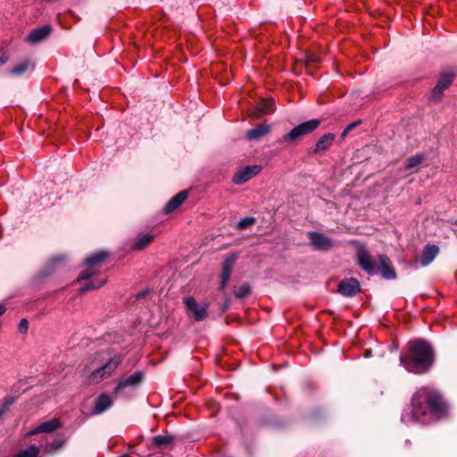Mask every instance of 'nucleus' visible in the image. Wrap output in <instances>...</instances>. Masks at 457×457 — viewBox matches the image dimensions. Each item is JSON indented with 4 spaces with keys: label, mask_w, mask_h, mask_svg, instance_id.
Instances as JSON below:
<instances>
[{
    "label": "nucleus",
    "mask_w": 457,
    "mask_h": 457,
    "mask_svg": "<svg viewBox=\"0 0 457 457\" xmlns=\"http://www.w3.org/2000/svg\"><path fill=\"white\" fill-rule=\"evenodd\" d=\"M120 362V356H114L103 364L96 361V359L92 360L84 369L87 381L89 384H98L104 378L111 377Z\"/></svg>",
    "instance_id": "20e7f679"
},
{
    "label": "nucleus",
    "mask_w": 457,
    "mask_h": 457,
    "mask_svg": "<svg viewBox=\"0 0 457 457\" xmlns=\"http://www.w3.org/2000/svg\"><path fill=\"white\" fill-rule=\"evenodd\" d=\"M354 127V123L350 124L344 131V135L346 134L350 129H352Z\"/></svg>",
    "instance_id": "58836bf2"
},
{
    "label": "nucleus",
    "mask_w": 457,
    "mask_h": 457,
    "mask_svg": "<svg viewBox=\"0 0 457 457\" xmlns=\"http://www.w3.org/2000/svg\"><path fill=\"white\" fill-rule=\"evenodd\" d=\"M447 411V405L441 395L431 387L422 386L416 390L408 406L402 413L405 423L428 424L441 418Z\"/></svg>",
    "instance_id": "f257e3e1"
},
{
    "label": "nucleus",
    "mask_w": 457,
    "mask_h": 457,
    "mask_svg": "<svg viewBox=\"0 0 457 457\" xmlns=\"http://www.w3.org/2000/svg\"><path fill=\"white\" fill-rule=\"evenodd\" d=\"M335 137L336 136L333 133H328L323 135L317 141L315 147L313 148V150H312L311 153L315 154L320 152L327 151L332 145L333 142L335 141Z\"/></svg>",
    "instance_id": "2eb2a0df"
},
{
    "label": "nucleus",
    "mask_w": 457,
    "mask_h": 457,
    "mask_svg": "<svg viewBox=\"0 0 457 457\" xmlns=\"http://www.w3.org/2000/svg\"><path fill=\"white\" fill-rule=\"evenodd\" d=\"M237 259V256L236 253H232L228 255L222 265V272L220 277V289H224L229 280L232 268Z\"/></svg>",
    "instance_id": "ddd939ff"
},
{
    "label": "nucleus",
    "mask_w": 457,
    "mask_h": 457,
    "mask_svg": "<svg viewBox=\"0 0 457 457\" xmlns=\"http://www.w3.org/2000/svg\"><path fill=\"white\" fill-rule=\"evenodd\" d=\"M154 239V236L150 234H145L140 237L133 245L134 249L141 250L149 245Z\"/></svg>",
    "instance_id": "a878e982"
},
{
    "label": "nucleus",
    "mask_w": 457,
    "mask_h": 457,
    "mask_svg": "<svg viewBox=\"0 0 457 457\" xmlns=\"http://www.w3.org/2000/svg\"><path fill=\"white\" fill-rule=\"evenodd\" d=\"M61 427V423L57 419H53L46 422L41 423L29 432V435H36L39 433H51L58 429Z\"/></svg>",
    "instance_id": "dca6fc26"
},
{
    "label": "nucleus",
    "mask_w": 457,
    "mask_h": 457,
    "mask_svg": "<svg viewBox=\"0 0 457 457\" xmlns=\"http://www.w3.org/2000/svg\"><path fill=\"white\" fill-rule=\"evenodd\" d=\"M269 131L270 127L268 125L260 124L256 128L248 130L246 133V137L250 141H257L267 135Z\"/></svg>",
    "instance_id": "6ab92c4d"
},
{
    "label": "nucleus",
    "mask_w": 457,
    "mask_h": 457,
    "mask_svg": "<svg viewBox=\"0 0 457 457\" xmlns=\"http://www.w3.org/2000/svg\"><path fill=\"white\" fill-rule=\"evenodd\" d=\"M261 170L262 166L260 165L246 166L235 173L233 182L236 185H242L259 174Z\"/></svg>",
    "instance_id": "1a4fd4ad"
},
{
    "label": "nucleus",
    "mask_w": 457,
    "mask_h": 457,
    "mask_svg": "<svg viewBox=\"0 0 457 457\" xmlns=\"http://www.w3.org/2000/svg\"><path fill=\"white\" fill-rule=\"evenodd\" d=\"M53 29L50 25H45L37 28L29 32L26 37V42L36 45L45 40L52 32Z\"/></svg>",
    "instance_id": "9d476101"
},
{
    "label": "nucleus",
    "mask_w": 457,
    "mask_h": 457,
    "mask_svg": "<svg viewBox=\"0 0 457 457\" xmlns=\"http://www.w3.org/2000/svg\"><path fill=\"white\" fill-rule=\"evenodd\" d=\"M28 328H29V322H28V320L26 319H22L20 321V324H19V331L21 334H25V333H27Z\"/></svg>",
    "instance_id": "473e14b6"
},
{
    "label": "nucleus",
    "mask_w": 457,
    "mask_h": 457,
    "mask_svg": "<svg viewBox=\"0 0 457 457\" xmlns=\"http://www.w3.org/2000/svg\"><path fill=\"white\" fill-rule=\"evenodd\" d=\"M16 401V397H13V396H8V397H5L4 400H3V404H2V407H0V409H4V413L6 412V411L9 409V407Z\"/></svg>",
    "instance_id": "7c9ffc66"
},
{
    "label": "nucleus",
    "mask_w": 457,
    "mask_h": 457,
    "mask_svg": "<svg viewBox=\"0 0 457 457\" xmlns=\"http://www.w3.org/2000/svg\"><path fill=\"white\" fill-rule=\"evenodd\" d=\"M455 74L452 71H446L441 73L436 86L443 88L444 90L447 89L453 82Z\"/></svg>",
    "instance_id": "5701e85b"
},
{
    "label": "nucleus",
    "mask_w": 457,
    "mask_h": 457,
    "mask_svg": "<svg viewBox=\"0 0 457 457\" xmlns=\"http://www.w3.org/2000/svg\"><path fill=\"white\" fill-rule=\"evenodd\" d=\"M112 404V400L107 394L100 395L96 402L92 410V413L95 415L101 414L109 409Z\"/></svg>",
    "instance_id": "4468645a"
},
{
    "label": "nucleus",
    "mask_w": 457,
    "mask_h": 457,
    "mask_svg": "<svg viewBox=\"0 0 457 457\" xmlns=\"http://www.w3.org/2000/svg\"><path fill=\"white\" fill-rule=\"evenodd\" d=\"M4 414V409H0V419Z\"/></svg>",
    "instance_id": "ea45409f"
},
{
    "label": "nucleus",
    "mask_w": 457,
    "mask_h": 457,
    "mask_svg": "<svg viewBox=\"0 0 457 457\" xmlns=\"http://www.w3.org/2000/svg\"><path fill=\"white\" fill-rule=\"evenodd\" d=\"M183 303L187 309V313L196 321H202L208 316L207 304L198 303L192 296L183 299Z\"/></svg>",
    "instance_id": "423d86ee"
},
{
    "label": "nucleus",
    "mask_w": 457,
    "mask_h": 457,
    "mask_svg": "<svg viewBox=\"0 0 457 457\" xmlns=\"http://www.w3.org/2000/svg\"><path fill=\"white\" fill-rule=\"evenodd\" d=\"M105 284V279H100V280H89L82 287L79 288V293L83 294L89 290H94L101 287Z\"/></svg>",
    "instance_id": "393cba45"
},
{
    "label": "nucleus",
    "mask_w": 457,
    "mask_h": 457,
    "mask_svg": "<svg viewBox=\"0 0 457 457\" xmlns=\"http://www.w3.org/2000/svg\"><path fill=\"white\" fill-rule=\"evenodd\" d=\"M153 441L156 445H159V446L166 445H170L172 443L173 436L159 435V436H154Z\"/></svg>",
    "instance_id": "bb28decb"
},
{
    "label": "nucleus",
    "mask_w": 457,
    "mask_h": 457,
    "mask_svg": "<svg viewBox=\"0 0 457 457\" xmlns=\"http://www.w3.org/2000/svg\"><path fill=\"white\" fill-rule=\"evenodd\" d=\"M311 245L320 251H327L332 247V240L324 234L310 231L307 233Z\"/></svg>",
    "instance_id": "6e6552de"
},
{
    "label": "nucleus",
    "mask_w": 457,
    "mask_h": 457,
    "mask_svg": "<svg viewBox=\"0 0 457 457\" xmlns=\"http://www.w3.org/2000/svg\"><path fill=\"white\" fill-rule=\"evenodd\" d=\"M425 160V155L422 154H417L413 156L408 158L404 164V169L407 170H414L419 168V166Z\"/></svg>",
    "instance_id": "4be33fe9"
},
{
    "label": "nucleus",
    "mask_w": 457,
    "mask_h": 457,
    "mask_svg": "<svg viewBox=\"0 0 457 457\" xmlns=\"http://www.w3.org/2000/svg\"><path fill=\"white\" fill-rule=\"evenodd\" d=\"M306 65L316 64L320 62V57L315 54H311L306 56Z\"/></svg>",
    "instance_id": "2f4dec72"
},
{
    "label": "nucleus",
    "mask_w": 457,
    "mask_h": 457,
    "mask_svg": "<svg viewBox=\"0 0 457 457\" xmlns=\"http://www.w3.org/2000/svg\"><path fill=\"white\" fill-rule=\"evenodd\" d=\"M360 290V283L356 278L343 279L338 285V293L344 296H353Z\"/></svg>",
    "instance_id": "9b49d317"
},
{
    "label": "nucleus",
    "mask_w": 457,
    "mask_h": 457,
    "mask_svg": "<svg viewBox=\"0 0 457 457\" xmlns=\"http://www.w3.org/2000/svg\"><path fill=\"white\" fill-rule=\"evenodd\" d=\"M255 221L254 218H252V217H246L245 219H242L238 224H237V228L238 229H245L246 228H248L249 226H251L252 224H253Z\"/></svg>",
    "instance_id": "c756f323"
},
{
    "label": "nucleus",
    "mask_w": 457,
    "mask_h": 457,
    "mask_svg": "<svg viewBox=\"0 0 457 457\" xmlns=\"http://www.w3.org/2000/svg\"><path fill=\"white\" fill-rule=\"evenodd\" d=\"M187 192L186 190L180 191L173 196L164 206L163 211L165 213H170L175 211L179 206L184 203L187 198Z\"/></svg>",
    "instance_id": "f3484780"
},
{
    "label": "nucleus",
    "mask_w": 457,
    "mask_h": 457,
    "mask_svg": "<svg viewBox=\"0 0 457 457\" xmlns=\"http://www.w3.org/2000/svg\"><path fill=\"white\" fill-rule=\"evenodd\" d=\"M64 444H65L64 440L57 439L53 442L52 447L54 448V451H57V450L61 449L64 445Z\"/></svg>",
    "instance_id": "72a5a7b5"
},
{
    "label": "nucleus",
    "mask_w": 457,
    "mask_h": 457,
    "mask_svg": "<svg viewBox=\"0 0 457 457\" xmlns=\"http://www.w3.org/2000/svg\"><path fill=\"white\" fill-rule=\"evenodd\" d=\"M275 104L273 99H262L256 108V111L254 112L255 117H260L262 114H269L271 113L275 107Z\"/></svg>",
    "instance_id": "412c9836"
},
{
    "label": "nucleus",
    "mask_w": 457,
    "mask_h": 457,
    "mask_svg": "<svg viewBox=\"0 0 457 457\" xmlns=\"http://www.w3.org/2000/svg\"><path fill=\"white\" fill-rule=\"evenodd\" d=\"M143 379L144 373L142 371H137L127 378L120 380L114 389V392L115 394H119L121 390L128 386L137 387L142 383Z\"/></svg>",
    "instance_id": "f8f14e48"
},
{
    "label": "nucleus",
    "mask_w": 457,
    "mask_h": 457,
    "mask_svg": "<svg viewBox=\"0 0 457 457\" xmlns=\"http://www.w3.org/2000/svg\"><path fill=\"white\" fill-rule=\"evenodd\" d=\"M444 92L445 90L443 88L436 85L430 93L429 100L433 102H439L443 97Z\"/></svg>",
    "instance_id": "cd10ccee"
},
{
    "label": "nucleus",
    "mask_w": 457,
    "mask_h": 457,
    "mask_svg": "<svg viewBox=\"0 0 457 457\" xmlns=\"http://www.w3.org/2000/svg\"><path fill=\"white\" fill-rule=\"evenodd\" d=\"M8 61V56L5 54H2L0 57V65L4 64Z\"/></svg>",
    "instance_id": "e433bc0d"
},
{
    "label": "nucleus",
    "mask_w": 457,
    "mask_h": 457,
    "mask_svg": "<svg viewBox=\"0 0 457 457\" xmlns=\"http://www.w3.org/2000/svg\"><path fill=\"white\" fill-rule=\"evenodd\" d=\"M107 255L108 253L106 252L99 251L87 257L85 261L87 267L83 271H81L78 280H88L96 273L94 266L103 262Z\"/></svg>",
    "instance_id": "0eeeda50"
},
{
    "label": "nucleus",
    "mask_w": 457,
    "mask_h": 457,
    "mask_svg": "<svg viewBox=\"0 0 457 457\" xmlns=\"http://www.w3.org/2000/svg\"><path fill=\"white\" fill-rule=\"evenodd\" d=\"M34 70V63L29 60H24L20 63L16 64L10 71V74L15 77H20L23 75L27 71H31Z\"/></svg>",
    "instance_id": "aec40b11"
},
{
    "label": "nucleus",
    "mask_w": 457,
    "mask_h": 457,
    "mask_svg": "<svg viewBox=\"0 0 457 457\" xmlns=\"http://www.w3.org/2000/svg\"><path fill=\"white\" fill-rule=\"evenodd\" d=\"M64 258H65L64 255H57V256L53 257L51 262H61V261L64 260Z\"/></svg>",
    "instance_id": "c9c22d12"
},
{
    "label": "nucleus",
    "mask_w": 457,
    "mask_h": 457,
    "mask_svg": "<svg viewBox=\"0 0 457 457\" xmlns=\"http://www.w3.org/2000/svg\"><path fill=\"white\" fill-rule=\"evenodd\" d=\"M320 124V120L318 119H313L308 120L306 122L301 123L295 126L293 129L290 130L289 133L285 135L282 138L284 142H293L300 137L310 134L313 130H315Z\"/></svg>",
    "instance_id": "39448f33"
},
{
    "label": "nucleus",
    "mask_w": 457,
    "mask_h": 457,
    "mask_svg": "<svg viewBox=\"0 0 457 457\" xmlns=\"http://www.w3.org/2000/svg\"><path fill=\"white\" fill-rule=\"evenodd\" d=\"M250 294V286L248 284H244L237 288L235 292V295L237 298H244Z\"/></svg>",
    "instance_id": "c85d7f7f"
},
{
    "label": "nucleus",
    "mask_w": 457,
    "mask_h": 457,
    "mask_svg": "<svg viewBox=\"0 0 457 457\" xmlns=\"http://www.w3.org/2000/svg\"><path fill=\"white\" fill-rule=\"evenodd\" d=\"M435 361L431 345L423 339L407 344V353L400 355V363L404 369L415 374L428 372Z\"/></svg>",
    "instance_id": "f03ea898"
},
{
    "label": "nucleus",
    "mask_w": 457,
    "mask_h": 457,
    "mask_svg": "<svg viewBox=\"0 0 457 457\" xmlns=\"http://www.w3.org/2000/svg\"><path fill=\"white\" fill-rule=\"evenodd\" d=\"M356 257L359 266L368 274L374 275L379 270L381 276L386 279H394L396 278V273L392 262L386 255L381 254L378 256L379 265L378 267L372 261L369 252L364 248H360L357 251Z\"/></svg>",
    "instance_id": "7ed1b4c3"
},
{
    "label": "nucleus",
    "mask_w": 457,
    "mask_h": 457,
    "mask_svg": "<svg viewBox=\"0 0 457 457\" xmlns=\"http://www.w3.org/2000/svg\"><path fill=\"white\" fill-rule=\"evenodd\" d=\"M148 289L143 290L137 295V299L144 298L148 294Z\"/></svg>",
    "instance_id": "f704fd0d"
},
{
    "label": "nucleus",
    "mask_w": 457,
    "mask_h": 457,
    "mask_svg": "<svg viewBox=\"0 0 457 457\" xmlns=\"http://www.w3.org/2000/svg\"><path fill=\"white\" fill-rule=\"evenodd\" d=\"M439 253V247L435 245H428L424 248L422 256L420 258V265L426 267L430 264Z\"/></svg>",
    "instance_id": "a211bd4d"
},
{
    "label": "nucleus",
    "mask_w": 457,
    "mask_h": 457,
    "mask_svg": "<svg viewBox=\"0 0 457 457\" xmlns=\"http://www.w3.org/2000/svg\"><path fill=\"white\" fill-rule=\"evenodd\" d=\"M39 448L34 445H31L26 449L17 453L14 457H39Z\"/></svg>",
    "instance_id": "b1692460"
},
{
    "label": "nucleus",
    "mask_w": 457,
    "mask_h": 457,
    "mask_svg": "<svg viewBox=\"0 0 457 457\" xmlns=\"http://www.w3.org/2000/svg\"><path fill=\"white\" fill-rule=\"evenodd\" d=\"M6 311L5 305L4 303H0V316H2Z\"/></svg>",
    "instance_id": "4c0bfd02"
}]
</instances>
